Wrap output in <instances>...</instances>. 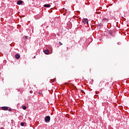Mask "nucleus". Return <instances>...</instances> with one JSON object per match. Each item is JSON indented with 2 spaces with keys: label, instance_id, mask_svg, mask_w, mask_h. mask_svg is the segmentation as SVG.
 Returning a JSON list of instances; mask_svg holds the SVG:
<instances>
[{
  "label": "nucleus",
  "instance_id": "14",
  "mask_svg": "<svg viewBox=\"0 0 129 129\" xmlns=\"http://www.w3.org/2000/svg\"><path fill=\"white\" fill-rule=\"evenodd\" d=\"M25 38L27 40V39H28V36H26L25 37Z\"/></svg>",
  "mask_w": 129,
  "mask_h": 129
},
{
  "label": "nucleus",
  "instance_id": "1",
  "mask_svg": "<svg viewBox=\"0 0 129 129\" xmlns=\"http://www.w3.org/2000/svg\"><path fill=\"white\" fill-rule=\"evenodd\" d=\"M44 120L45 122H50V120H51V117L50 116H46L45 117Z\"/></svg>",
  "mask_w": 129,
  "mask_h": 129
},
{
  "label": "nucleus",
  "instance_id": "16",
  "mask_svg": "<svg viewBox=\"0 0 129 129\" xmlns=\"http://www.w3.org/2000/svg\"><path fill=\"white\" fill-rule=\"evenodd\" d=\"M0 129H4V128H3V127H1Z\"/></svg>",
  "mask_w": 129,
  "mask_h": 129
},
{
  "label": "nucleus",
  "instance_id": "2",
  "mask_svg": "<svg viewBox=\"0 0 129 129\" xmlns=\"http://www.w3.org/2000/svg\"><path fill=\"white\" fill-rule=\"evenodd\" d=\"M44 53H45L46 55H48V54L50 53V51L48 49L44 50L43 51Z\"/></svg>",
  "mask_w": 129,
  "mask_h": 129
},
{
  "label": "nucleus",
  "instance_id": "13",
  "mask_svg": "<svg viewBox=\"0 0 129 129\" xmlns=\"http://www.w3.org/2000/svg\"><path fill=\"white\" fill-rule=\"evenodd\" d=\"M8 110H9V111H12V109H8Z\"/></svg>",
  "mask_w": 129,
  "mask_h": 129
},
{
  "label": "nucleus",
  "instance_id": "12",
  "mask_svg": "<svg viewBox=\"0 0 129 129\" xmlns=\"http://www.w3.org/2000/svg\"><path fill=\"white\" fill-rule=\"evenodd\" d=\"M39 94H40V95H42V92H39Z\"/></svg>",
  "mask_w": 129,
  "mask_h": 129
},
{
  "label": "nucleus",
  "instance_id": "9",
  "mask_svg": "<svg viewBox=\"0 0 129 129\" xmlns=\"http://www.w3.org/2000/svg\"><path fill=\"white\" fill-rule=\"evenodd\" d=\"M22 108L25 110V109H27V107L26 106H22Z\"/></svg>",
  "mask_w": 129,
  "mask_h": 129
},
{
  "label": "nucleus",
  "instance_id": "4",
  "mask_svg": "<svg viewBox=\"0 0 129 129\" xmlns=\"http://www.w3.org/2000/svg\"><path fill=\"white\" fill-rule=\"evenodd\" d=\"M83 23H84V24H88V21H87V19H84L83 20Z\"/></svg>",
  "mask_w": 129,
  "mask_h": 129
},
{
  "label": "nucleus",
  "instance_id": "15",
  "mask_svg": "<svg viewBox=\"0 0 129 129\" xmlns=\"http://www.w3.org/2000/svg\"><path fill=\"white\" fill-rule=\"evenodd\" d=\"M30 93L31 94H32V93H33V91H30Z\"/></svg>",
  "mask_w": 129,
  "mask_h": 129
},
{
  "label": "nucleus",
  "instance_id": "3",
  "mask_svg": "<svg viewBox=\"0 0 129 129\" xmlns=\"http://www.w3.org/2000/svg\"><path fill=\"white\" fill-rule=\"evenodd\" d=\"M2 110H8V109H9V107H8L7 106L2 107Z\"/></svg>",
  "mask_w": 129,
  "mask_h": 129
},
{
  "label": "nucleus",
  "instance_id": "7",
  "mask_svg": "<svg viewBox=\"0 0 129 129\" xmlns=\"http://www.w3.org/2000/svg\"><path fill=\"white\" fill-rule=\"evenodd\" d=\"M15 58L16 59H20V55L17 54L15 55Z\"/></svg>",
  "mask_w": 129,
  "mask_h": 129
},
{
  "label": "nucleus",
  "instance_id": "17",
  "mask_svg": "<svg viewBox=\"0 0 129 129\" xmlns=\"http://www.w3.org/2000/svg\"><path fill=\"white\" fill-rule=\"evenodd\" d=\"M19 91H20V89H18Z\"/></svg>",
  "mask_w": 129,
  "mask_h": 129
},
{
  "label": "nucleus",
  "instance_id": "5",
  "mask_svg": "<svg viewBox=\"0 0 129 129\" xmlns=\"http://www.w3.org/2000/svg\"><path fill=\"white\" fill-rule=\"evenodd\" d=\"M44 8H50L51 7V5L50 4H45L44 5Z\"/></svg>",
  "mask_w": 129,
  "mask_h": 129
},
{
  "label": "nucleus",
  "instance_id": "8",
  "mask_svg": "<svg viewBox=\"0 0 129 129\" xmlns=\"http://www.w3.org/2000/svg\"><path fill=\"white\" fill-rule=\"evenodd\" d=\"M109 34H110V35H111L112 36L113 35V32L112 31H111V30H110L109 31Z\"/></svg>",
  "mask_w": 129,
  "mask_h": 129
},
{
  "label": "nucleus",
  "instance_id": "10",
  "mask_svg": "<svg viewBox=\"0 0 129 129\" xmlns=\"http://www.w3.org/2000/svg\"><path fill=\"white\" fill-rule=\"evenodd\" d=\"M24 124H25V122H21V126H24Z\"/></svg>",
  "mask_w": 129,
  "mask_h": 129
},
{
  "label": "nucleus",
  "instance_id": "6",
  "mask_svg": "<svg viewBox=\"0 0 129 129\" xmlns=\"http://www.w3.org/2000/svg\"><path fill=\"white\" fill-rule=\"evenodd\" d=\"M23 4V1H19L17 2V5H22Z\"/></svg>",
  "mask_w": 129,
  "mask_h": 129
},
{
  "label": "nucleus",
  "instance_id": "11",
  "mask_svg": "<svg viewBox=\"0 0 129 129\" xmlns=\"http://www.w3.org/2000/svg\"><path fill=\"white\" fill-rule=\"evenodd\" d=\"M59 44L60 46H61V45H63V44H62L61 42H59Z\"/></svg>",
  "mask_w": 129,
  "mask_h": 129
}]
</instances>
